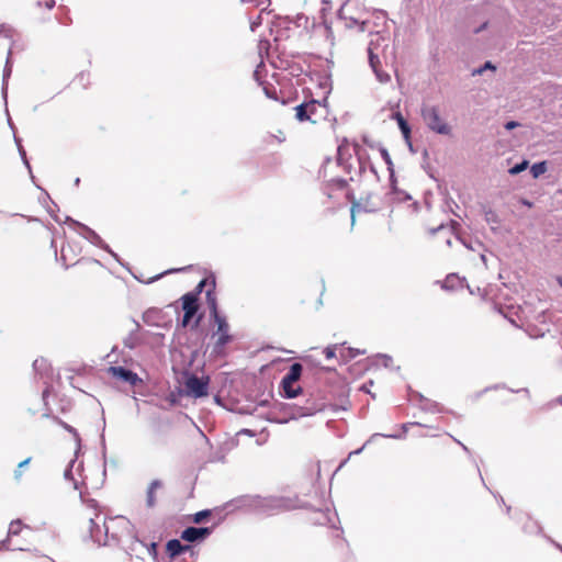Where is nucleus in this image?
I'll return each instance as SVG.
<instances>
[{"label": "nucleus", "instance_id": "29", "mask_svg": "<svg viewBox=\"0 0 562 562\" xmlns=\"http://www.w3.org/2000/svg\"><path fill=\"white\" fill-rule=\"evenodd\" d=\"M548 170L547 161L535 162L530 168L531 176L537 179Z\"/></svg>", "mask_w": 562, "mask_h": 562}, {"label": "nucleus", "instance_id": "11", "mask_svg": "<svg viewBox=\"0 0 562 562\" xmlns=\"http://www.w3.org/2000/svg\"><path fill=\"white\" fill-rule=\"evenodd\" d=\"M279 25L290 30L293 26L297 29L308 30L310 26H314V20H311L307 15L299 13L295 16H283L279 18Z\"/></svg>", "mask_w": 562, "mask_h": 562}, {"label": "nucleus", "instance_id": "15", "mask_svg": "<svg viewBox=\"0 0 562 562\" xmlns=\"http://www.w3.org/2000/svg\"><path fill=\"white\" fill-rule=\"evenodd\" d=\"M109 373H111L112 376L120 379L124 382H127L133 386L142 382V380L138 378L136 373L123 367H110Z\"/></svg>", "mask_w": 562, "mask_h": 562}, {"label": "nucleus", "instance_id": "28", "mask_svg": "<svg viewBox=\"0 0 562 562\" xmlns=\"http://www.w3.org/2000/svg\"><path fill=\"white\" fill-rule=\"evenodd\" d=\"M418 396L420 400V408L423 411L431 412V413L440 412L438 403L430 401L428 398H425L423 395H418Z\"/></svg>", "mask_w": 562, "mask_h": 562}, {"label": "nucleus", "instance_id": "27", "mask_svg": "<svg viewBox=\"0 0 562 562\" xmlns=\"http://www.w3.org/2000/svg\"><path fill=\"white\" fill-rule=\"evenodd\" d=\"M281 387L282 395L286 398H294L302 392L301 386H295V384H289L288 386L285 384H281Z\"/></svg>", "mask_w": 562, "mask_h": 562}, {"label": "nucleus", "instance_id": "3", "mask_svg": "<svg viewBox=\"0 0 562 562\" xmlns=\"http://www.w3.org/2000/svg\"><path fill=\"white\" fill-rule=\"evenodd\" d=\"M380 41L384 42L385 38L382 37L376 32L375 34H373V37L369 42V45L367 48L368 59H369V65H370L372 71L374 72L376 80L381 83H387L391 81V76L389 72H385L380 69V58H379L378 54L375 53V50H378V47L380 45V43H379Z\"/></svg>", "mask_w": 562, "mask_h": 562}, {"label": "nucleus", "instance_id": "60", "mask_svg": "<svg viewBox=\"0 0 562 562\" xmlns=\"http://www.w3.org/2000/svg\"><path fill=\"white\" fill-rule=\"evenodd\" d=\"M186 268H180V269H173V270H169L167 271L166 273H170V272H180V271H184Z\"/></svg>", "mask_w": 562, "mask_h": 562}, {"label": "nucleus", "instance_id": "2", "mask_svg": "<svg viewBox=\"0 0 562 562\" xmlns=\"http://www.w3.org/2000/svg\"><path fill=\"white\" fill-rule=\"evenodd\" d=\"M244 502L251 512L261 516H272L293 508L292 502L281 496L255 495L248 496Z\"/></svg>", "mask_w": 562, "mask_h": 562}, {"label": "nucleus", "instance_id": "37", "mask_svg": "<svg viewBox=\"0 0 562 562\" xmlns=\"http://www.w3.org/2000/svg\"><path fill=\"white\" fill-rule=\"evenodd\" d=\"M75 461H71L69 467L65 470V473H64V476L66 480H69V481H74V485H75V488H78V483L74 480V476H72V465H74Z\"/></svg>", "mask_w": 562, "mask_h": 562}, {"label": "nucleus", "instance_id": "62", "mask_svg": "<svg viewBox=\"0 0 562 562\" xmlns=\"http://www.w3.org/2000/svg\"><path fill=\"white\" fill-rule=\"evenodd\" d=\"M149 316H150V312L145 313L144 318L146 322H148Z\"/></svg>", "mask_w": 562, "mask_h": 562}, {"label": "nucleus", "instance_id": "46", "mask_svg": "<svg viewBox=\"0 0 562 562\" xmlns=\"http://www.w3.org/2000/svg\"><path fill=\"white\" fill-rule=\"evenodd\" d=\"M368 385H370V386H371V385H373V381H372V380H370V381H369V383H364V384H362V385L359 387V391L364 392V393H368V394H371V392H370V390H369Z\"/></svg>", "mask_w": 562, "mask_h": 562}, {"label": "nucleus", "instance_id": "52", "mask_svg": "<svg viewBox=\"0 0 562 562\" xmlns=\"http://www.w3.org/2000/svg\"><path fill=\"white\" fill-rule=\"evenodd\" d=\"M66 250L67 248L65 246L61 247V250H60V256H61V259L65 261L66 260Z\"/></svg>", "mask_w": 562, "mask_h": 562}, {"label": "nucleus", "instance_id": "56", "mask_svg": "<svg viewBox=\"0 0 562 562\" xmlns=\"http://www.w3.org/2000/svg\"><path fill=\"white\" fill-rule=\"evenodd\" d=\"M386 437L389 438H394V439H401V438H404V434L403 435H387Z\"/></svg>", "mask_w": 562, "mask_h": 562}, {"label": "nucleus", "instance_id": "13", "mask_svg": "<svg viewBox=\"0 0 562 562\" xmlns=\"http://www.w3.org/2000/svg\"><path fill=\"white\" fill-rule=\"evenodd\" d=\"M214 322L217 325V330L215 334L218 335V338L215 342V348L221 349L224 348L232 339L231 335L228 334L229 326L224 316L214 318Z\"/></svg>", "mask_w": 562, "mask_h": 562}, {"label": "nucleus", "instance_id": "6", "mask_svg": "<svg viewBox=\"0 0 562 562\" xmlns=\"http://www.w3.org/2000/svg\"><path fill=\"white\" fill-rule=\"evenodd\" d=\"M67 222L71 223L72 225L75 226H78L82 229V232L80 233L87 240H89L92 245L101 248V249H104L105 251H108L116 261L120 262V258L117 256V254H115L110 247L108 244L104 243V240L93 231L91 229L90 227L70 218V217H67Z\"/></svg>", "mask_w": 562, "mask_h": 562}, {"label": "nucleus", "instance_id": "40", "mask_svg": "<svg viewBox=\"0 0 562 562\" xmlns=\"http://www.w3.org/2000/svg\"><path fill=\"white\" fill-rule=\"evenodd\" d=\"M262 23L261 13L250 22V30L255 32L258 26H260Z\"/></svg>", "mask_w": 562, "mask_h": 562}, {"label": "nucleus", "instance_id": "34", "mask_svg": "<svg viewBox=\"0 0 562 562\" xmlns=\"http://www.w3.org/2000/svg\"><path fill=\"white\" fill-rule=\"evenodd\" d=\"M15 142H16V145H18V148H19V153H20V155H21V158H22V160H23L24 165L26 166V168L29 169V171L31 172V166H30V162H29V160H27L26 153H25V150H24L23 146L21 145L20 139H18V138L15 137Z\"/></svg>", "mask_w": 562, "mask_h": 562}, {"label": "nucleus", "instance_id": "9", "mask_svg": "<svg viewBox=\"0 0 562 562\" xmlns=\"http://www.w3.org/2000/svg\"><path fill=\"white\" fill-rule=\"evenodd\" d=\"M181 301L183 310V318L181 325L182 327H187L198 312V297L193 293H187L181 297Z\"/></svg>", "mask_w": 562, "mask_h": 562}, {"label": "nucleus", "instance_id": "23", "mask_svg": "<svg viewBox=\"0 0 562 562\" xmlns=\"http://www.w3.org/2000/svg\"><path fill=\"white\" fill-rule=\"evenodd\" d=\"M316 517L313 519L317 525H326L333 521L334 514L326 506L324 509H319L315 513Z\"/></svg>", "mask_w": 562, "mask_h": 562}, {"label": "nucleus", "instance_id": "44", "mask_svg": "<svg viewBox=\"0 0 562 562\" xmlns=\"http://www.w3.org/2000/svg\"><path fill=\"white\" fill-rule=\"evenodd\" d=\"M413 426H419L422 427L423 425L420 423H405L402 425V429H403V432L405 434L409 427H413Z\"/></svg>", "mask_w": 562, "mask_h": 562}, {"label": "nucleus", "instance_id": "42", "mask_svg": "<svg viewBox=\"0 0 562 562\" xmlns=\"http://www.w3.org/2000/svg\"><path fill=\"white\" fill-rule=\"evenodd\" d=\"M352 23H353V26H358L359 27V31L361 32H364L366 29H367V24L368 22L367 21H361L359 22L357 19L353 18L352 20Z\"/></svg>", "mask_w": 562, "mask_h": 562}, {"label": "nucleus", "instance_id": "58", "mask_svg": "<svg viewBox=\"0 0 562 562\" xmlns=\"http://www.w3.org/2000/svg\"><path fill=\"white\" fill-rule=\"evenodd\" d=\"M205 280H202L199 285H198V291L201 292L202 291V288L205 285Z\"/></svg>", "mask_w": 562, "mask_h": 562}, {"label": "nucleus", "instance_id": "31", "mask_svg": "<svg viewBox=\"0 0 562 562\" xmlns=\"http://www.w3.org/2000/svg\"><path fill=\"white\" fill-rule=\"evenodd\" d=\"M483 212H484V218H485L486 223H488L491 225L499 224L501 221L495 211H493L492 209H484Z\"/></svg>", "mask_w": 562, "mask_h": 562}, {"label": "nucleus", "instance_id": "30", "mask_svg": "<svg viewBox=\"0 0 562 562\" xmlns=\"http://www.w3.org/2000/svg\"><path fill=\"white\" fill-rule=\"evenodd\" d=\"M10 60H11V50H9V55H8V58H7L5 67H4V70H3L2 93H3L4 97L7 95V80H8V78L11 75Z\"/></svg>", "mask_w": 562, "mask_h": 562}, {"label": "nucleus", "instance_id": "64", "mask_svg": "<svg viewBox=\"0 0 562 562\" xmlns=\"http://www.w3.org/2000/svg\"><path fill=\"white\" fill-rule=\"evenodd\" d=\"M557 281H558V283L560 284V286L562 288V277H558V278H557Z\"/></svg>", "mask_w": 562, "mask_h": 562}, {"label": "nucleus", "instance_id": "51", "mask_svg": "<svg viewBox=\"0 0 562 562\" xmlns=\"http://www.w3.org/2000/svg\"><path fill=\"white\" fill-rule=\"evenodd\" d=\"M484 71H483V68L480 67V68H476L472 71V76H476V75H482Z\"/></svg>", "mask_w": 562, "mask_h": 562}, {"label": "nucleus", "instance_id": "54", "mask_svg": "<svg viewBox=\"0 0 562 562\" xmlns=\"http://www.w3.org/2000/svg\"><path fill=\"white\" fill-rule=\"evenodd\" d=\"M549 540H550V542H551V543H552L557 549H559V550L562 552V546H561L560 543H558V542L553 541L552 539H549Z\"/></svg>", "mask_w": 562, "mask_h": 562}, {"label": "nucleus", "instance_id": "18", "mask_svg": "<svg viewBox=\"0 0 562 562\" xmlns=\"http://www.w3.org/2000/svg\"><path fill=\"white\" fill-rule=\"evenodd\" d=\"M21 529H22V527H21L20 520L11 521V524L9 526V530H8V538L0 542V550L1 549L24 550L22 547H14V548L9 547L10 538L19 535L21 532Z\"/></svg>", "mask_w": 562, "mask_h": 562}, {"label": "nucleus", "instance_id": "50", "mask_svg": "<svg viewBox=\"0 0 562 562\" xmlns=\"http://www.w3.org/2000/svg\"><path fill=\"white\" fill-rule=\"evenodd\" d=\"M400 194H402V195H403V196H400V198H398V199H401V200L406 201V200H411V199H412V196H411L409 194L405 193V192H400Z\"/></svg>", "mask_w": 562, "mask_h": 562}, {"label": "nucleus", "instance_id": "1", "mask_svg": "<svg viewBox=\"0 0 562 562\" xmlns=\"http://www.w3.org/2000/svg\"><path fill=\"white\" fill-rule=\"evenodd\" d=\"M351 154L349 153V142L345 137L338 145L336 159L333 161L326 159L322 173L323 176L329 177L328 184L326 187L327 195L333 199L337 198L336 192L341 191L347 200L351 199V192L348 189V180L342 178L340 175H336L337 170H341L345 175H348L351 170V164L349 162Z\"/></svg>", "mask_w": 562, "mask_h": 562}, {"label": "nucleus", "instance_id": "35", "mask_svg": "<svg viewBox=\"0 0 562 562\" xmlns=\"http://www.w3.org/2000/svg\"><path fill=\"white\" fill-rule=\"evenodd\" d=\"M64 428L74 436V438L77 442V450H79L80 449V437H79L78 431L72 426H70L68 424H64ZM78 451H76V453Z\"/></svg>", "mask_w": 562, "mask_h": 562}, {"label": "nucleus", "instance_id": "38", "mask_svg": "<svg viewBox=\"0 0 562 562\" xmlns=\"http://www.w3.org/2000/svg\"><path fill=\"white\" fill-rule=\"evenodd\" d=\"M0 33L5 37L12 38L15 34V30L9 25H1Z\"/></svg>", "mask_w": 562, "mask_h": 562}, {"label": "nucleus", "instance_id": "61", "mask_svg": "<svg viewBox=\"0 0 562 562\" xmlns=\"http://www.w3.org/2000/svg\"><path fill=\"white\" fill-rule=\"evenodd\" d=\"M487 23H483L475 32L479 33L486 27Z\"/></svg>", "mask_w": 562, "mask_h": 562}, {"label": "nucleus", "instance_id": "5", "mask_svg": "<svg viewBox=\"0 0 562 562\" xmlns=\"http://www.w3.org/2000/svg\"><path fill=\"white\" fill-rule=\"evenodd\" d=\"M326 114V109L319 102L312 100L295 106V117L300 121H310L317 123L318 117Z\"/></svg>", "mask_w": 562, "mask_h": 562}, {"label": "nucleus", "instance_id": "48", "mask_svg": "<svg viewBox=\"0 0 562 562\" xmlns=\"http://www.w3.org/2000/svg\"><path fill=\"white\" fill-rule=\"evenodd\" d=\"M458 445L461 446V448L463 449V451H465L468 454H471V451L470 449L464 445L462 443L461 441H459L457 438L450 436Z\"/></svg>", "mask_w": 562, "mask_h": 562}, {"label": "nucleus", "instance_id": "21", "mask_svg": "<svg viewBox=\"0 0 562 562\" xmlns=\"http://www.w3.org/2000/svg\"><path fill=\"white\" fill-rule=\"evenodd\" d=\"M319 411V406L315 401H307V403L303 406H296L294 416L304 417L311 416Z\"/></svg>", "mask_w": 562, "mask_h": 562}, {"label": "nucleus", "instance_id": "53", "mask_svg": "<svg viewBox=\"0 0 562 562\" xmlns=\"http://www.w3.org/2000/svg\"><path fill=\"white\" fill-rule=\"evenodd\" d=\"M21 476H22V472H21V469L19 468V469H18V470H15V472H14V477H15L16 480H20V479H21Z\"/></svg>", "mask_w": 562, "mask_h": 562}, {"label": "nucleus", "instance_id": "47", "mask_svg": "<svg viewBox=\"0 0 562 562\" xmlns=\"http://www.w3.org/2000/svg\"><path fill=\"white\" fill-rule=\"evenodd\" d=\"M518 125H519V123H518V122H516V121H508V122L505 124V128H506L507 131H512V130H514L515 127H517Z\"/></svg>", "mask_w": 562, "mask_h": 562}, {"label": "nucleus", "instance_id": "12", "mask_svg": "<svg viewBox=\"0 0 562 562\" xmlns=\"http://www.w3.org/2000/svg\"><path fill=\"white\" fill-rule=\"evenodd\" d=\"M109 531L110 527L104 522L100 526L95 519L90 518V536L91 539L99 546H105L109 543Z\"/></svg>", "mask_w": 562, "mask_h": 562}, {"label": "nucleus", "instance_id": "63", "mask_svg": "<svg viewBox=\"0 0 562 562\" xmlns=\"http://www.w3.org/2000/svg\"><path fill=\"white\" fill-rule=\"evenodd\" d=\"M362 449H363V447H361V448H359V449H357V450H353V454H358V453H360V452L362 451Z\"/></svg>", "mask_w": 562, "mask_h": 562}, {"label": "nucleus", "instance_id": "43", "mask_svg": "<svg viewBox=\"0 0 562 562\" xmlns=\"http://www.w3.org/2000/svg\"><path fill=\"white\" fill-rule=\"evenodd\" d=\"M56 1L55 0H38V5H45L47 9H52L55 7Z\"/></svg>", "mask_w": 562, "mask_h": 562}, {"label": "nucleus", "instance_id": "57", "mask_svg": "<svg viewBox=\"0 0 562 562\" xmlns=\"http://www.w3.org/2000/svg\"><path fill=\"white\" fill-rule=\"evenodd\" d=\"M240 434H246V435H249V436H252L254 434L249 430V429H243L238 432V435Z\"/></svg>", "mask_w": 562, "mask_h": 562}, {"label": "nucleus", "instance_id": "55", "mask_svg": "<svg viewBox=\"0 0 562 562\" xmlns=\"http://www.w3.org/2000/svg\"><path fill=\"white\" fill-rule=\"evenodd\" d=\"M362 353H363V351H361V350H359V349L353 348L352 357H353V359H355L358 355H362Z\"/></svg>", "mask_w": 562, "mask_h": 562}, {"label": "nucleus", "instance_id": "24", "mask_svg": "<svg viewBox=\"0 0 562 562\" xmlns=\"http://www.w3.org/2000/svg\"><path fill=\"white\" fill-rule=\"evenodd\" d=\"M206 302H207V306L210 308V314H211V317L214 319L216 317H220L222 316L220 313H218V310H217V301H216V297L213 293V290L210 289L206 291Z\"/></svg>", "mask_w": 562, "mask_h": 562}, {"label": "nucleus", "instance_id": "41", "mask_svg": "<svg viewBox=\"0 0 562 562\" xmlns=\"http://www.w3.org/2000/svg\"><path fill=\"white\" fill-rule=\"evenodd\" d=\"M148 551V553L154 557V559L157 558V544L155 542H151L149 546L146 544L145 547Z\"/></svg>", "mask_w": 562, "mask_h": 562}, {"label": "nucleus", "instance_id": "49", "mask_svg": "<svg viewBox=\"0 0 562 562\" xmlns=\"http://www.w3.org/2000/svg\"><path fill=\"white\" fill-rule=\"evenodd\" d=\"M31 461V458H27L25 460H23L22 462L19 463V468L22 469L24 467H26Z\"/></svg>", "mask_w": 562, "mask_h": 562}, {"label": "nucleus", "instance_id": "4", "mask_svg": "<svg viewBox=\"0 0 562 562\" xmlns=\"http://www.w3.org/2000/svg\"><path fill=\"white\" fill-rule=\"evenodd\" d=\"M420 113L424 122L430 131L440 135L451 134V127L441 120L439 110L436 106L424 105Z\"/></svg>", "mask_w": 562, "mask_h": 562}, {"label": "nucleus", "instance_id": "59", "mask_svg": "<svg viewBox=\"0 0 562 562\" xmlns=\"http://www.w3.org/2000/svg\"><path fill=\"white\" fill-rule=\"evenodd\" d=\"M352 207H353V212L359 210L360 209V204L357 203L355 200H353V204H352Z\"/></svg>", "mask_w": 562, "mask_h": 562}, {"label": "nucleus", "instance_id": "17", "mask_svg": "<svg viewBox=\"0 0 562 562\" xmlns=\"http://www.w3.org/2000/svg\"><path fill=\"white\" fill-rule=\"evenodd\" d=\"M303 371V366L299 362H294L290 366L288 373L282 378L281 384H285L286 386L289 384H295Z\"/></svg>", "mask_w": 562, "mask_h": 562}, {"label": "nucleus", "instance_id": "33", "mask_svg": "<svg viewBox=\"0 0 562 562\" xmlns=\"http://www.w3.org/2000/svg\"><path fill=\"white\" fill-rule=\"evenodd\" d=\"M210 516H211V510L210 509H204V510L195 513L193 515V519L192 520L195 524H200V522H202L204 519H206Z\"/></svg>", "mask_w": 562, "mask_h": 562}, {"label": "nucleus", "instance_id": "22", "mask_svg": "<svg viewBox=\"0 0 562 562\" xmlns=\"http://www.w3.org/2000/svg\"><path fill=\"white\" fill-rule=\"evenodd\" d=\"M162 487V482L160 480H154L147 490L146 493V505L151 508L156 505V491Z\"/></svg>", "mask_w": 562, "mask_h": 562}, {"label": "nucleus", "instance_id": "19", "mask_svg": "<svg viewBox=\"0 0 562 562\" xmlns=\"http://www.w3.org/2000/svg\"><path fill=\"white\" fill-rule=\"evenodd\" d=\"M392 119L397 122L398 128L406 142L407 145H411V126L407 121L404 119L401 112H394L392 114Z\"/></svg>", "mask_w": 562, "mask_h": 562}, {"label": "nucleus", "instance_id": "26", "mask_svg": "<svg viewBox=\"0 0 562 562\" xmlns=\"http://www.w3.org/2000/svg\"><path fill=\"white\" fill-rule=\"evenodd\" d=\"M465 280H461L458 276L456 274H449L445 281H443V284H442V288L443 289H447V290H453L456 289L458 285L460 286H463V282Z\"/></svg>", "mask_w": 562, "mask_h": 562}, {"label": "nucleus", "instance_id": "20", "mask_svg": "<svg viewBox=\"0 0 562 562\" xmlns=\"http://www.w3.org/2000/svg\"><path fill=\"white\" fill-rule=\"evenodd\" d=\"M166 549L169 557L175 558L189 550L190 547L182 544L178 539H171L167 542Z\"/></svg>", "mask_w": 562, "mask_h": 562}, {"label": "nucleus", "instance_id": "39", "mask_svg": "<svg viewBox=\"0 0 562 562\" xmlns=\"http://www.w3.org/2000/svg\"><path fill=\"white\" fill-rule=\"evenodd\" d=\"M263 91L268 98L278 100L276 88L263 87Z\"/></svg>", "mask_w": 562, "mask_h": 562}, {"label": "nucleus", "instance_id": "25", "mask_svg": "<svg viewBox=\"0 0 562 562\" xmlns=\"http://www.w3.org/2000/svg\"><path fill=\"white\" fill-rule=\"evenodd\" d=\"M380 154H381L383 161L387 166V170L390 172V180L392 182V186H394V170H393V162H392L391 156H390L387 149L384 147H382L380 149ZM393 190L395 191V187H393Z\"/></svg>", "mask_w": 562, "mask_h": 562}, {"label": "nucleus", "instance_id": "45", "mask_svg": "<svg viewBox=\"0 0 562 562\" xmlns=\"http://www.w3.org/2000/svg\"><path fill=\"white\" fill-rule=\"evenodd\" d=\"M483 68V71L485 70H496V66L492 63V61H485L484 65L482 66Z\"/></svg>", "mask_w": 562, "mask_h": 562}, {"label": "nucleus", "instance_id": "10", "mask_svg": "<svg viewBox=\"0 0 562 562\" xmlns=\"http://www.w3.org/2000/svg\"><path fill=\"white\" fill-rule=\"evenodd\" d=\"M378 362H381L383 367L387 368L392 363V357L387 355H378L375 359L367 358L363 362L358 361L353 363V376L361 375L364 371L370 370L371 367L376 366Z\"/></svg>", "mask_w": 562, "mask_h": 562}, {"label": "nucleus", "instance_id": "36", "mask_svg": "<svg viewBox=\"0 0 562 562\" xmlns=\"http://www.w3.org/2000/svg\"><path fill=\"white\" fill-rule=\"evenodd\" d=\"M137 547H146V543L139 541L138 539H134L131 546L126 549V552L132 555L133 552L137 551Z\"/></svg>", "mask_w": 562, "mask_h": 562}, {"label": "nucleus", "instance_id": "7", "mask_svg": "<svg viewBox=\"0 0 562 562\" xmlns=\"http://www.w3.org/2000/svg\"><path fill=\"white\" fill-rule=\"evenodd\" d=\"M33 369L35 371V374L43 380V383L46 385V387L43 391V400H46L49 387L48 384L52 381L53 378V370L48 361L44 358H37L33 362Z\"/></svg>", "mask_w": 562, "mask_h": 562}, {"label": "nucleus", "instance_id": "14", "mask_svg": "<svg viewBox=\"0 0 562 562\" xmlns=\"http://www.w3.org/2000/svg\"><path fill=\"white\" fill-rule=\"evenodd\" d=\"M212 532L207 527H188L181 532V539L188 542H196L204 540Z\"/></svg>", "mask_w": 562, "mask_h": 562}, {"label": "nucleus", "instance_id": "32", "mask_svg": "<svg viewBox=\"0 0 562 562\" xmlns=\"http://www.w3.org/2000/svg\"><path fill=\"white\" fill-rule=\"evenodd\" d=\"M528 165H529L528 160L524 159L522 161L513 166L508 170V172L513 176L519 175L520 172H522L524 170H526L528 168Z\"/></svg>", "mask_w": 562, "mask_h": 562}, {"label": "nucleus", "instance_id": "8", "mask_svg": "<svg viewBox=\"0 0 562 562\" xmlns=\"http://www.w3.org/2000/svg\"><path fill=\"white\" fill-rule=\"evenodd\" d=\"M186 391L189 395L193 397H202L207 395L209 390V380H204L203 378H199L196 375H191L186 381Z\"/></svg>", "mask_w": 562, "mask_h": 562}, {"label": "nucleus", "instance_id": "16", "mask_svg": "<svg viewBox=\"0 0 562 562\" xmlns=\"http://www.w3.org/2000/svg\"><path fill=\"white\" fill-rule=\"evenodd\" d=\"M339 353V358L347 364L348 358L351 356V348L346 347L345 344L341 346L334 345L324 349V355L327 360L337 359Z\"/></svg>", "mask_w": 562, "mask_h": 562}]
</instances>
